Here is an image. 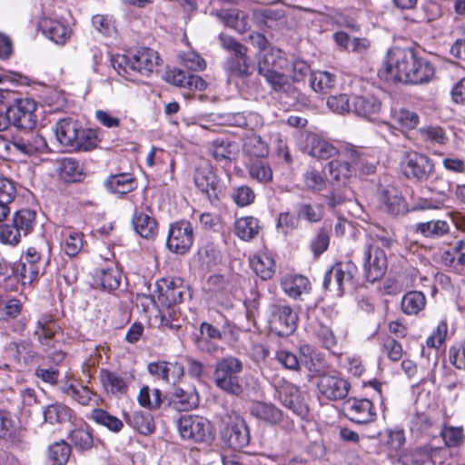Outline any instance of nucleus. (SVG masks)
Wrapping results in <instances>:
<instances>
[{
  "label": "nucleus",
  "instance_id": "obj_1",
  "mask_svg": "<svg viewBox=\"0 0 465 465\" xmlns=\"http://www.w3.org/2000/svg\"><path fill=\"white\" fill-rule=\"evenodd\" d=\"M112 64L119 75L130 80L134 73L148 75L160 64V56L149 47H140L130 55H116Z\"/></svg>",
  "mask_w": 465,
  "mask_h": 465
},
{
  "label": "nucleus",
  "instance_id": "obj_2",
  "mask_svg": "<svg viewBox=\"0 0 465 465\" xmlns=\"http://www.w3.org/2000/svg\"><path fill=\"white\" fill-rule=\"evenodd\" d=\"M336 159L327 164L329 174L336 181L346 180L352 176L356 170L370 174L375 172L373 164H367L360 151L351 144H344L339 148Z\"/></svg>",
  "mask_w": 465,
  "mask_h": 465
},
{
  "label": "nucleus",
  "instance_id": "obj_3",
  "mask_svg": "<svg viewBox=\"0 0 465 465\" xmlns=\"http://www.w3.org/2000/svg\"><path fill=\"white\" fill-rule=\"evenodd\" d=\"M421 58H418L412 50L393 47L388 51L384 62L385 77L388 81L409 83L411 74Z\"/></svg>",
  "mask_w": 465,
  "mask_h": 465
},
{
  "label": "nucleus",
  "instance_id": "obj_4",
  "mask_svg": "<svg viewBox=\"0 0 465 465\" xmlns=\"http://www.w3.org/2000/svg\"><path fill=\"white\" fill-rule=\"evenodd\" d=\"M242 369V362L235 357L229 356L220 360L213 371L214 384L230 395L240 396L243 392L239 377Z\"/></svg>",
  "mask_w": 465,
  "mask_h": 465
},
{
  "label": "nucleus",
  "instance_id": "obj_5",
  "mask_svg": "<svg viewBox=\"0 0 465 465\" xmlns=\"http://www.w3.org/2000/svg\"><path fill=\"white\" fill-rule=\"evenodd\" d=\"M222 46L231 53V56L224 64V68L232 75L244 77L252 74V64L247 56V48L234 38L220 35Z\"/></svg>",
  "mask_w": 465,
  "mask_h": 465
},
{
  "label": "nucleus",
  "instance_id": "obj_6",
  "mask_svg": "<svg viewBox=\"0 0 465 465\" xmlns=\"http://www.w3.org/2000/svg\"><path fill=\"white\" fill-rule=\"evenodd\" d=\"M357 272L358 269L351 262L335 263L324 274L323 288L334 290L341 296L344 292L354 288Z\"/></svg>",
  "mask_w": 465,
  "mask_h": 465
},
{
  "label": "nucleus",
  "instance_id": "obj_7",
  "mask_svg": "<svg viewBox=\"0 0 465 465\" xmlns=\"http://www.w3.org/2000/svg\"><path fill=\"white\" fill-rule=\"evenodd\" d=\"M401 170L405 177L416 182H426L435 171L432 160L415 151L405 152L401 161Z\"/></svg>",
  "mask_w": 465,
  "mask_h": 465
},
{
  "label": "nucleus",
  "instance_id": "obj_8",
  "mask_svg": "<svg viewBox=\"0 0 465 465\" xmlns=\"http://www.w3.org/2000/svg\"><path fill=\"white\" fill-rule=\"evenodd\" d=\"M193 240L194 232L192 223L181 220L170 225L166 246L176 254H185L193 246Z\"/></svg>",
  "mask_w": 465,
  "mask_h": 465
},
{
  "label": "nucleus",
  "instance_id": "obj_9",
  "mask_svg": "<svg viewBox=\"0 0 465 465\" xmlns=\"http://www.w3.org/2000/svg\"><path fill=\"white\" fill-rule=\"evenodd\" d=\"M363 269L368 282L381 280L387 271V257L380 245L365 243L363 249Z\"/></svg>",
  "mask_w": 465,
  "mask_h": 465
},
{
  "label": "nucleus",
  "instance_id": "obj_10",
  "mask_svg": "<svg viewBox=\"0 0 465 465\" xmlns=\"http://www.w3.org/2000/svg\"><path fill=\"white\" fill-rule=\"evenodd\" d=\"M269 326L278 336L292 334L297 327L298 316L289 305L272 304L270 306Z\"/></svg>",
  "mask_w": 465,
  "mask_h": 465
},
{
  "label": "nucleus",
  "instance_id": "obj_11",
  "mask_svg": "<svg viewBox=\"0 0 465 465\" xmlns=\"http://www.w3.org/2000/svg\"><path fill=\"white\" fill-rule=\"evenodd\" d=\"M36 104L32 99H18L10 106H7V114L10 124L21 129H32L36 122Z\"/></svg>",
  "mask_w": 465,
  "mask_h": 465
},
{
  "label": "nucleus",
  "instance_id": "obj_12",
  "mask_svg": "<svg viewBox=\"0 0 465 465\" xmlns=\"http://www.w3.org/2000/svg\"><path fill=\"white\" fill-rule=\"evenodd\" d=\"M10 143L16 150L28 155L47 151L45 139L40 134L33 131H23L14 135Z\"/></svg>",
  "mask_w": 465,
  "mask_h": 465
},
{
  "label": "nucleus",
  "instance_id": "obj_13",
  "mask_svg": "<svg viewBox=\"0 0 465 465\" xmlns=\"http://www.w3.org/2000/svg\"><path fill=\"white\" fill-rule=\"evenodd\" d=\"M302 152L317 159H329L339 153L331 143L313 133L306 135L302 148Z\"/></svg>",
  "mask_w": 465,
  "mask_h": 465
},
{
  "label": "nucleus",
  "instance_id": "obj_14",
  "mask_svg": "<svg viewBox=\"0 0 465 465\" xmlns=\"http://www.w3.org/2000/svg\"><path fill=\"white\" fill-rule=\"evenodd\" d=\"M350 388L351 384L340 376L322 375L318 381L320 393L331 401L344 399Z\"/></svg>",
  "mask_w": 465,
  "mask_h": 465
},
{
  "label": "nucleus",
  "instance_id": "obj_15",
  "mask_svg": "<svg viewBox=\"0 0 465 465\" xmlns=\"http://www.w3.org/2000/svg\"><path fill=\"white\" fill-rule=\"evenodd\" d=\"M342 408L345 415L358 423L371 421L375 415L373 405L368 399L350 398L343 402Z\"/></svg>",
  "mask_w": 465,
  "mask_h": 465
},
{
  "label": "nucleus",
  "instance_id": "obj_16",
  "mask_svg": "<svg viewBox=\"0 0 465 465\" xmlns=\"http://www.w3.org/2000/svg\"><path fill=\"white\" fill-rule=\"evenodd\" d=\"M194 183L196 187L207 196L212 204L218 203V179L215 173L209 167H201L196 169L194 173Z\"/></svg>",
  "mask_w": 465,
  "mask_h": 465
},
{
  "label": "nucleus",
  "instance_id": "obj_17",
  "mask_svg": "<svg viewBox=\"0 0 465 465\" xmlns=\"http://www.w3.org/2000/svg\"><path fill=\"white\" fill-rule=\"evenodd\" d=\"M278 398L282 405L298 416L303 417L308 413V407L304 403L298 387L291 383L282 385L278 390Z\"/></svg>",
  "mask_w": 465,
  "mask_h": 465
},
{
  "label": "nucleus",
  "instance_id": "obj_18",
  "mask_svg": "<svg viewBox=\"0 0 465 465\" xmlns=\"http://www.w3.org/2000/svg\"><path fill=\"white\" fill-rule=\"evenodd\" d=\"M80 127L78 122L71 118H64L55 124L54 132L61 145L74 151L75 144H77V134Z\"/></svg>",
  "mask_w": 465,
  "mask_h": 465
},
{
  "label": "nucleus",
  "instance_id": "obj_19",
  "mask_svg": "<svg viewBox=\"0 0 465 465\" xmlns=\"http://www.w3.org/2000/svg\"><path fill=\"white\" fill-rule=\"evenodd\" d=\"M312 352V348L308 345H304L301 347V357L300 359H298V357L295 354L288 351L282 350L277 352V360L286 369L297 371L299 369L300 364H303L308 368L310 371H316V369L311 357Z\"/></svg>",
  "mask_w": 465,
  "mask_h": 465
},
{
  "label": "nucleus",
  "instance_id": "obj_20",
  "mask_svg": "<svg viewBox=\"0 0 465 465\" xmlns=\"http://www.w3.org/2000/svg\"><path fill=\"white\" fill-rule=\"evenodd\" d=\"M181 436H205L210 433L209 420L200 416L183 415L177 422Z\"/></svg>",
  "mask_w": 465,
  "mask_h": 465
},
{
  "label": "nucleus",
  "instance_id": "obj_21",
  "mask_svg": "<svg viewBox=\"0 0 465 465\" xmlns=\"http://www.w3.org/2000/svg\"><path fill=\"white\" fill-rule=\"evenodd\" d=\"M286 66L287 61L279 49H266L263 53L259 54L257 70L261 75L277 70H283Z\"/></svg>",
  "mask_w": 465,
  "mask_h": 465
},
{
  "label": "nucleus",
  "instance_id": "obj_22",
  "mask_svg": "<svg viewBox=\"0 0 465 465\" xmlns=\"http://www.w3.org/2000/svg\"><path fill=\"white\" fill-rule=\"evenodd\" d=\"M59 330L60 326L54 317L51 314H44L37 322L35 335L37 336L41 344L51 348L54 347V339Z\"/></svg>",
  "mask_w": 465,
  "mask_h": 465
},
{
  "label": "nucleus",
  "instance_id": "obj_23",
  "mask_svg": "<svg viewBox=\"0 0 465 465\" xmlns=\"http://www.w3.org/2000/svg\"><path fill=\"white\" fill-rule=\"evenodd\" d=\"M381 110L380 101L372 95L351 94V113L364 118H371Z\"/></svg>",
  "mask_w": 465,
  "mask_h": 465
},
{
  "label": "nucleus",
  "instance_id": "obj_24",
  "mask_svg": "<svg viewBox=\"0 0 465 465\" xmlns=\"http://www.w3.org/2000/svg\"><path fill=\"white\" fill-rule=\"evenodd\" d=\"M166 80L177 86L187 87L190 90H204L206 87L205 81L199 75L189 74L180 69L170 70L166 73Z\"/></svg>",
  "mask_w": 465,
  "mask_h": 465
},
{
  "label": "nucleus",
  "instance_id": "obj_25",
  "mask_svg": "<svg viewBox=\"0 0 465 465\" xmlns=\"http://www.w3.org/2000/svg\"><path fill=\"white\" fill-rule=\"evenodd\" d=\"M220 432L223 436H250V430L246 421L235 412L223 417Z\"/></svg>",
  "mask_w": 465,
  "mask_h": 465
},
{
  "label": "nucleus",
  "instance_id": "obj_26",
  "mask_svg": "<svg viewBox=\"0 0 465 465\" xmlns=\"http://www.w3.org/2000/svg\"><path fill=\"white\" fill-rule=\"evenodd\" d=\"M51 247L47 241L41 240L34 246L27 248L25 255L22 257L32 265H37V268L44 272L46 264L49 262Z\"/></svg>",
  "mask_w": 465,
  "mask_h": 465
},
{
  "label": "nucleus",
  "instance_id": "obj_27",
  "mask_svg": "<svg viewBox=\"0 0 465 465\" xmlns=\"http://www.w3.org/2000/svg\"><path fill=\"white\" fill-rule=\"evenodd\" d=\"M281 286L283 292L291 298H298L302 293L308 292L311 283L308 278L299 274H287L282 277Z\"/></svg>",
  "mask_w": 465,
  "mask_h": 465
},
{
  "label": "nucleus",
  "instance_id": "obj_28",
  "mask_svg": "<svg viewBox=\"0 0 465 465\" xmlns=\"http://www.w3.org/2000/svg\"><path fill=\"white\" fill-rule=\"evenodd\" d=\"M234 233L242 241H251L260 232L261 225L257 218L253 216H244L238 218L234 222Z\"/></svg>",
  "mask_w": 465,
  "mask_h": 465
},
{
  "label": "nucleus",
  "instance_id": "obj_29",
  "mask_svg": "<svg viewBox=\"0 0 465 465\" xmlns=\"http://www.w3.org/2000/svg\"><path fill=\"white\" fill-rule=\"evenodd\" d=\"M132 223L135 232L143 238L153 239L157 235V223L150 215L135 211Z\"/></svg>",
  "mask_w": 465,
  "mask_h": 465
},
{
  "label": "nucleus",
  "instance_id": "obj_30",
  "mask_svg": "<svg viewBox=\"0 0 465 465\" xmlns=\"http://www.w3.org/2000/svg\"><path fill=\"white\" fill-rule=\"evenodd\" d=\"M242 152L250 160L262 159L269 154V145L260 135L251 134L243 140Z\"/></svg>",
  "mask_w": 465,
  "mask_h": 465
},
{
  "label": "nucleus",
  "instance_id": "obj_31",
  "mask_svg": "<svg viewBox=\"0 0 465 465\" xmlns=\"http://www.w3.org/2000/svg\"><path fill=\"white\" fill-rule=\"evenodd\" d=\"M450 230V224L443 220H430L415 225V232L417 233L430 239L441 238L449 234Z\"/></svg>",
  "mask_w": 465,
  "mask_h": 465
},
{
  "label": "nucleus",
  "instance_id": "obj_32",
  "mask_svg": "<svg viewBox=\"0 0 465 465\" xmlns=\"http://www.w3.org/2000/svg\"><path fill=\"white\" fill-rule=\"evenodd\" d=\"M381 202L384 210L391 215L405 213V201L394 188H387L381 193Z\"/></svg>",
  "mask_w": 465,
  "mask_h": 465
},
{
  "label": "nucleus",
  "instance_id": "obj_33",
  "mask_svg": "<svg viewBox=\"0 0 465 465\" xmlns=\"http://www.w3.org/2000/svg\"><path fill=\"white\" fill-rule=\"evenodd\" d=\"M95 283L105 290H115L120 284V273L117 267L112 262L105 268L96 269L94 273Z\"/></svg>",
  "mask_w": 465,
  "mask_h": 465
},
{
  "label": "nucleus",
  "instance_id": "obj_34",
  "mask_svg": "<svg viewBox=\"0 0 465 465\" xmlns=\"http://www.w3.org/2000/svg\"><path fill=\"white\" fill-rule=\"evenodd\" d=\"M254 15L257 21L268 28H281L287 24V18L282 9L262 8L256 10Z\"/></svg>",
  "mask_w": 465,
  "mask_h": 465
},
{
  "label": "nucleus",
  "instance_id": "obj_35",
  "mask_svg": "<svg viewBox=\"0 0 465 465\" xmlns=\"http://www.w3.org/2000/svg\"><path fill=\"white\" fill-rule=\"evenodd\" d=\"M236 144L227 139H215L208 143V151L217 162L231 163Z\"/></svg>",
  "mask_w": 465,
  "mask_h": 465
},
{
  "label": "nucleus",
  "instance_id": "obj_36",
  "mask_svg": "<svg viewBox=\"0 0 465 465\" xmlns=\"http://www.w3.org/2000/svg\"><path fill=\"white\" fill-rule=\"evenodd\" d=\"M104 184L111 193L125 194L134 190L135 180L132 174L123 173L109 176Z\"/></svg>",
  "mask_w": 465,
  "mask_h": 465
},
{
  "label": "nucleus",
  "instance_id": "obj_37",
  "mask_svg": "<svg viewBox=\"0 0 465 465\" xmlns=\"http://www.w3.org/2000/svg\"><path fill=\"white\" fill-rule=\"evenodd\" d=\"M251 179L265 184L272 181L273 173L271 165L264 160L251 159L246 165Z\"/></svg>",
  "mask_w": 465,
  "mask_h": 465
},
{
  "label": "nucleus",
  "instance_id": "obj_38",
  "mask_svg": "<svg viewBox=\"0 0 465 465\" xmlns=\"http://www.w3.org/2000/svg\"><path fill=\"white\" fill-rule=\"evenodd\" d=\"M42 28L44 34L56 44H64L70 37L71 30L60 21L44 20Z\"/></svg>",
  "mask_w": 465,
  "mask_h": 465
},
{
  "label": "nucleus",
  "instance_id": "obj_39",
  "mask_svg": "<svg viewBox=\"0 0 465 465\" xmlns=\"http://www.w3.org/2000/svg\"><path fill=\"white\" fill-rule=\"evenodd\" d=\"M302 183L306 191L320 193L328 186V180L315 168H310L302 173Z\"/></svg>",
  "mask_w": 465,
  "mask_h": 465
},
{
  "label": "nucleus",
  "instance_id": "obj_40",
  "mask_svg": "<svg viewBox=\"0 0 465 465\" xmlns=\"http://www.w3.org/2000/svg\"><path fill=\"white\" fill-rule=\"evenodd\" d=\"M174 408L179 411H188L199 404V395L194 390L189 391L175 389L173 398Z\"/></svg>",
  "mask_w": 465,
  "mask_h": 465
},
{
  "label": "nucleus",
  "instance_id": "obj_41",
  "mask_svg": "<svg viewBox=\"0 0 465 465\" xmlns=\"http://www.w3.org/2000/svg\"><path fill=\"white\" fill-rule=\"evenodd\" d=\"M250 264L253 272L262 280H268L273 276L274 261L271 256L265 253L255 254L251 257Z\"/></svg>",
  "mask_w": 465,
  "mask_h": 465
},
{
  "label": "nucleus",
  "instance_id": "obj_42",
  "mask_svg": "<svg viewBox=\"0 0 465 465\" xmlns=\"http://www.w3.org/2000/svg\"><path fill=\"white\" fill-rule=\"evenodd\" d=\"M59 176L66 182L79 181L83 176V167L73 158H63L58 161Z\"/></svg>",
  "mask_w": 465,
  "mask_h": 465
},
{
  "label": "nucleus",
  "instance_id": "obj_43",
  "mask_svg": "<svg viewBox=\"0 0 465 465\" xmlns=\"http://www.w3.org/2000/svg\"><path fill=\"white\" fill-rule=\"evenodd\" d=\"M100 379L107 391L114 394H124L127 391V382L119 374L108 370H101Z\"/></svg>",
  "mask_w": 465,
  "mask_h": 465
},
{
  "label": "nucleus",
  "instance_id": "obj_44",
  "mask_svg": "<svg viewBox=\"0 0 465 465\" xmlns=\"http://www.w3.org/2000/svg\"><path fill=\"white\" fill-rule=\"evenodd\" d=\"M126 422L134 427L137 431L143 435L148 436L154 432V421L150 414H143L135 411L125 417Z\"/></svg>",
  "mask_w": 465,
  "mask_h": 465
},
{
  "label": "nucleus",
  "instance_id": "obj_45",
  "mask_svg": "<svg viewBox=\"0 0 465 465\" xmlns=\"http://www.w3.org/2000/svg\"><path fill=\"white\" fill-rule=\"evenodd\" d=\"M425 305L426 298L421 292H409L401 299V310L408 315L419 313L424 309Z\"/></svg>",
  "mask_w": 465,
  "mask_h": 465
},
{
  "label": "nucleus",
  "instance_id": "obj_46",
  "mask_svg": "<svg viewBox=\"0 0 465 465\" xmlns=\"http://www.w3.org/2000/svg\"><path fill=\"white\" fill-rule=\"evenodd\" d=\"M336 83V75L326 71L312 72L310 84L315 92L326 93L332 89Z\"/></svg>",
  "mask_w": 465,
  "mask_h": 465
},
{
  "label": "nucleus",
  "instance_id": "obj_47",
  "mask_svg": "<svg viewBox=\"0 0 465 465\" xmlns=\"http://www.w3.org/2000/svg\"><path fill=\"white\" fill-rule=\"evenodd\" d=\"M158 300L165 306H172L173 304L181 302L183 301V292L174 286L173 282H164V286L158 285Z\"/></svg>",
  "mask_w": 465,
  "mask_h": 465
},
{
  "label": "nucleus",
  "instance_id": "obj_48",
  "mask_svg": "<svg viewBox=\"0 0 465 465\" xmlns=\"http://www.w3.org/2000/svg\"><path fill=\"white\" fill-rule=\"evenodd\" d=\"M13 271L24 285L31 284L42 272L41 269L37 268V265H32L24 258H21L19 262L15 264Z\"/></svg>",
  "mask_w": 465,
  "mask_h": 465
},
{
  "label": "nucleus",
  "instance_id": "obj_49",
  "mask_svg": "<svg viewBox=\"0 0 465 465\" xmlns=\"http://www.w3.org/2000/svg\"><path fill=\"white\" fill-rule=\"evenodd\" d=\"M435 70L433 65L426 59L421 58L417 66L411 74L410 84H421L430 82L434 76Z\"/></svg>",
  "mask_w": 465,
  "mask_h": 465
},
{
  "label": "nucleus",
  "instance_id": "obj_50",
  "mask_svg": "<svg viewBox=\"0 0 465 465\" xmlns=\"http://www.w3.org/2000/svg\"><path fill=\"white\" fill-rule=\"evenodd\" d=\"M35 212L28 209L17 211L12 222L16 225L24 236L28 235L35 224Z\"/></svg>",
  "mask_w": 465,
  "mask_h": 465
},
{
  "label": "nucleus",
  "instance_id": "obj_51",
  "mask_svg": "<svg viewBox=\"0 0 465 465\" xmlns=\"http://www.w3.org/2000/svg\"><path fill=\"white\" fill-rule=\"evenodd\" d=\"M252 414L258 419L276 422L281 418V411L274 405L257 401L252 406Z\"/></svg>",
  "mask_w": 465,
  "mask_h": 465
},
{
  "label": "nucleus",
  "instance_id": "obj_52",
  "mask_svg": "<svg viewBox=\"0 0 465 465\" xmlns=\"http://www.w3.org/2000/svg\"><path fill=\"white\" fill-rule=\"evenodd\" d=\"M277 70L262 74L265 81L271 86L272 90L277 93H287L292 87L289 77L282 72Z\"/></svg>",
  "mask_w": 465,
  "mask_h": 465
},
{
  "label": "nucleus",
  "instance_id": "obj_53",
  "mask_svg": "<svg viewBox=\"0 0 465 465\" xmlns=\"http://www.w3.org/2000/svg\"><path fill=\"white\" fill-rule=\"evenodd\" d=\"M297 216L311 223H318L323 217V207L321 204L301 203L297 205Z\"/></svg>",
  "mask_w": 465,
  "mask_h": 465
},
{
  "label": "nucleus",
  "instance_id": "obj_54",
  "mask_svg": "<svg viewBox=\"0 0 465 465\" xmlns=\"http://www.w3.org/2000/svg\"><path fill=\"white\" fill-rule=\"evenodd\" d=\"M99 142L95 130L80 127L77 134V144H75L74 151L93 150L98 145Z\"/></svg>",
  "mask_w": 465,
  "mask_h": 465
},
{
  "label": "nucleus",
  "instance_id": "obj_55",
  "mask_svg": "<svg viewBox=\"0 0 465 465\" xmlns=\"http://www.w3.org/2000/svg\"><path fill=\"white\" fill-rule=\"evenodd\" d=\"M71 454L70 445L64 440H60L48 448V457L58 465L67 462Z\"/></svg>",
  "mask_w": 465,
  "mask_h": 465
},
{
  "label": "nucleus",
  "instance_id": "obj_56",
  "mask_svg": "<svg viewBox=\"0 0 465 465\" xmlns=\"http://www.w3.org/2000/svg\"><path fill=\"white\" fill-rule=\"evenodd\" d=\"M92 419L97 424L106 427L113 432H118L123 428V422L121 420L102 409H94L92 411Z\"/></svg>",
  "mask_w": 465,
  "mask_h": 465
},
{
  "label": "nucleus",
  "instance_id": "obj_57",
  "mask_svg": "<svg viewBox=\"0 0 465 465\" xmlns=\"http://www.w3.org/2000/svg\"><path fill=\"white\" fill-rule=\"evenodd\" d=\"M44 418L50 424L62 423L70 418V409L63 404H51L44 411Z\"/></svg>",
  "mask_w": 465,
  "mask_h": 465
},
{
  "label": "nucleus",
  "instance_id": "obj_58",
  "mask_svg": "<svg viewBox=\"0 0 465 465\" xmlns=\"http://www.w3.org/2000/svg\"><path fill=\"white\" fill-rule=\"evenodd\" d=\"M460 245L458 241L454 244L449 245L448 249L441 253L440 262L446 267L459 270L460 269Z\"/></svg>",
  "mask_w": 465,
  "mask_h": 465
},
{
  "label": "nucleus",
  "instance_id": "obj_59",
  "mask_svg": "<svg viewBox=\"0 0 465 465\" xmlns=\"http://www.w3.org/2000/svg\"><path fill=\"white\" fill-rule=\"evenodd\" d=\"M22 235L13 222L0 225V242L3 244L15 246L20 242Z\"/></svg>",
  "mask_w": 465,
  "mask_h": 465
},
{
  "label": "nucleus",
  "instance_id": "obj_60",
  "mask_svg": "<svg viewBox=\"0 0 465 465\" xmlns=\"http://www.w3.org/2000/svg\"><path fill=\"white\" fill-rule=\"evenodd\" d=\"M394 121L401 125V128L411 130L419 124V115L407 109L396 110L393 113Z\"/></svg>",
  "mask_w": 465,
  "mask_h": 465
},
{
  "label": "nucleus",
  "instance_id": "obj_61",
  "mask_svg": "<svg viewBox=\"0 0 465 465\" xmlns=\"http://www.w3.org/2000/svg\"><path fill=\"white\" fill-rule=\"evenodd\" d=\"M232 198L238 206L245 207L254 202L255 193L248 185H241L232 189Z\"/></svg>",
  "mask_w": 465,
  "mask_h": 465
},
{
  "label": "nucleus",
  "instance_id": "obj_62",
  "mask_svg": "<svg viewBox=\"0 0 465 465\" xmlns=\"http://www.w3.org/2000/svg\"><path fill=\"white\" fill-rule=\"evenodd\" d=\"M328 107L338 114L351 113V95L345 94L328 98Z\"/></svg>",
  "mask_w": 465,
  "mask_h": 465
},
{
  "label": "nucleus",
  "instance_id": "obj_63",
  "mask_svg": "<svg viewBox=\"0 0 465 465\" xmlns=\"http://www.w3.org/2000/svg\"><path fill=\"white\" fill-rule=\"evenodd\" d=\"M372 242L374 245H379L381 243L383 247H391L392 244V239L390 233L383 228L375 227L370 230L366 242Z\"/></svg>",
  "mask_w": 465,
  "mask_h": 465
},
{
  "label": "nucleus",
  "instance_id": "obj_64",
  "mask_svg": "<svg viewBox=\"0 0 465 465\" xmlns=\"http://www.w3.org/2000/svg\"><path fill=\"white\" fill-rule=\"evenodd\" d=\"M382 350L388 358L393 361H398L403 355L401 344L396 339L388 336L384 338L382 342Z\"/></svg>",
  "mask_w": 465,
  "mask_h": 465
}]
</instances>
